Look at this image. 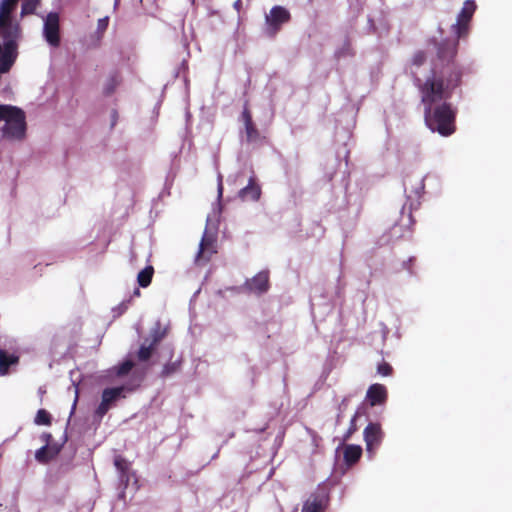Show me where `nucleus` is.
Masks as SVG:
<instances>
[{"label": "nucleus", "mask_w": 512, "mask_h": 512, "mask_svg": "<svg viewBox=\"0 0 512 512\" xmlns=\"http://www.w3.org/2000/svg\"><path fill=\"white\" fill-rule=\"evenodd\" d=\"M42 441L45 442V445H50V441L52 440V435L50 433H43L41 435Z\"/></svg>", "instance_id": "473e14b6"}, {"label": "nucleus", "mask_w": 512, "mask_h": 512, "mask_svg": "<svg viewBox=\"0 0 512 512\" xmlns=\"http://www.w3.org/2000/svg\"><path fill=\"white\" fill-rule=\"evenodd\" d=\"M414 261H415V258L411 257V258H409L408 261L403 263L404 268L407 269L408 271H410L411 273H412L411 266H412Z\"/></svg>", "instance_id": "72a5a7b5"}, {"label": "nucleus", "mask_w": 512, "mask_h": 512, "mask_svg": "<svg viewBox=\"0 0 512 512\" xmlns=\"http://www.w3.org/2000/svg\"><path fill=\"white\" fill-rule=\"evenodd\" d=\"M377 372L382 376H390L393 372V368L389 363L382 362L377 366Z\"/></svg>", "instance_id": "2f4dec72"}, {"label": "nucleus", "mask_w": 512, "mask_h": 512, "mask_svg": "<svg viewBox=\"0 0 512 512\" xmlns=\"http://www.w3.org/2000/svg\"><path fill=\"white\" fill-rule=\"evenodd\" d=\"M457 111L450 102L424 108L426 126L443 137L451 136L456 131Z\"/></svg>", "instance_id": "7ed1b4c3"}, {"label": "nucleus", "mask_w": 512, "mask_h": 512, "mask_svg": "<svg viewBox=\"0 0 512 512\" xmlns=\"http://www.w3.org/2000/svg\"><path fill=\"white\" fill-rule=\"evenodd\" d=\"M22 29L16 21H0V74L7 73L18 56V41Z\"/></svg>", "instance_id": "f03ea898"}, {"label": "nucleus", "mask_w": 512, "mask_h": 512, "mask_svg": "<svg viewBox=\"0 0 512 512\" xmlns=\"http://www.w3.org/2000/svg\"><path fill=\"white\" fill-rule=\"evenodd\" d=\"M114 465L122 475H125L129 470V463L122 456L115 457Z\"/></svg>", "instance_id": "bb28decb"}, {"label": "nucleus", "mask_w": 512, "mask_h": 512, "mask_svg": "<svg viewBox=\"0 0 512 512\" xmlns=\"http://www.w3.org/2000/svg\"><path fill=\"white\" fill-rule=\"evenodd\" d=\"M357 417H358V413L356 412L353 415V417L351 418L350 426H349L348 430L343 435V441L344 442L348 441L351 438V436L357 431V425H356Z\"/></svg>", "instance_id": "c756f323"}, {"label": "nucleus", "mask_w": 512, "mask_h": 512, "mask_svg": "<svg viewBox=\"0 0 512 512\" xmlns=\"http://www.w3.org/2000/svg\"><path fill=\"white\" fill-rule=\"evenodd\" d=\"M155 350H156V347H154L150 343L149 344L143 343L137 352V359L140 362H146L151 358V356Z\"/></svg>", "instance_id": "5701e85b"}, {"label": "nucleus", "mask_w": 512, "mask_h": 512, "mask_svg": "<svg viewBox=\"0 0 512 512\" xmlns=\"http://www.w3.org/2000/svg\"><path fill=\"white\" fill-rule=\"evenodd\" d=\"M261 196V187L256 183L255 178L250 177L247 186L238 192V197L242 201H258Z\"/></svg>", "instance_id": "dca6fc26"}, {"label": "nucleus", "mask_w": 512, "mask_h": 512, "mask_svg": "<svg viewBox=\"0 0 512 512\" xmlns=\"http://www.w3.org/2000/svg\"><path fill=\"white\" fill-rule=\"evenodd\" d=\"M99 25L107 26V22H105V20H99Z\"/></svg>", "instance_id": "4c0bfd02"}, {"label": "nucleus", "mask_w": 512, "mask_h": 512, "mask_svg": "<svg viewBox=\"0 0 512 512\" xmlns=\"http://www.w3.org/2000/svg\"><path fill=\"white\" fill-rule=\"evenodd\" d=\"M153 275H154L153 266L152 265L146 266L137 275L138 285L142 288L148 287L152 282Z\"/></svg>", "instance_id": "412c9836"}, {"label": "nucleus", "mask_w": 512, "mask_h": 512, "mask_svg": "<svg viewBox=\"0 0 512 512\" xmlns=\"http://www.w3.org/2000/svg\"><path fill=\"white\" fill-rule=\"evenodd\" d=\"M217 253L215 235L204 231L199 244V251L196 256L197 262H208L212 255Z\"/></svg>", "instance_id": "9b49d317"}, {"label": "nucleus", "mask_w": 512, "mask_h": 512, "mask_svg": "<svg viewBox=\"0 0 512 512\" xmlns=\"http://www.w3.org/2000/svg\"><path fill=\"white\" fill-rule=\"evenodd\" d=\"M387 399L388 391L385 385L375 383L367 389L366 400L371 407L384 405Z\"/></svg>", "instance_id": "ddd939ff"}, {"label": "nucleus", "mask_w": 512, "mask_h": 512, "mask_svg": "<svg viewBox=\"0 0 512 512\" xmlns=\"http://www.w3.org/2000/svg\"><path fill=\"white\" fill-rule=\"evenodd\" d=\"M133 367H134V362L132 360H126L118 366L117 375L125 376L132 370Z\"/></svg>", "instance_id": "c85d7f7f"}, {"label": "nucleus", "mask_w": 512, "mask_h": 512, "mask_svg": "<svg viewBox=\"0 0 512 512\" xmlns=\"http://www.w3.org/2000/svg\"><path fill=\"white\" fill-rule=\"evenodd\" d=\"M436 49L431 74L423 82L420 78L416 79L424 108L448 102L462 81V68L455 61L457 41L443 40L436 44Z\"/></svg>", "instance_id": "f257e3e1"}, {"label": "nucleus", "mask_w": 512, "mask_h": 512, "mask_svg": "<svg viewBox=\"0 0 512 512\" xmlns=\"http://www.w3.org/2000/svg\"><path fill=\"white\" fill-rule=\"evenodd\" d=\"M140 295H141V292H140L139 288H135V290L133 292V296L139 297Z\"/></svg>", "instance_id": "c9c22d12"}, {"label": "nucleus", "mask_w": 512, "mask_h": 512, "mask_svg": "<svg viewBox=\"0 0 512 512\" xmlns=\"http://www.w3.org/2000/svg\"><path fill=\"white\" fill-rule=\"evenodd\" d=\"M61 447L58 445H44L35 453V459L42 464H47L53 460L59 453Z\"/></svg>", "instance_id": "a211bd4d"}, {"label": "nucleus", "mask_w": 512, "mask_h": 512, "mask_svg": "<svg viewBox=\"0 0 512 512\" xmlns=\"http://www.w3.org/2000/svg\"><path fill=\"white\" fill-rule=\"evenodd\" d=\"M43 34L50 46L59 47L61 39L58 13L50 12L47 14L44 20Z\"/></svg>", "instance_id": "1a4fd4ad"}, {"label": "nucleus", "mask_w": 512, "mask_h": 512, "mask_svg": "<svg viewBox=\"0 0 512 512\" xmlns=\"http://www.w3.org/2000/svg\"><path fill=\"white\" fill-rule=\"evenodd\" d=\"M244 287L249 292L258 295L267 292L270 287L268 271H260L251 279L246 280Z\"/></svg>", "instance_id": "f8f14e48"}, {"label": "nucleus", "mask_w": 512, "mask_h": 512, "mask_svg": "<svg viewBox=\"0 0 512 512\" xmlns=\"http://www.w3.org/2000/svg\"><path fill=\"white\" fill-rule=\"evenodd\" d=\"M0 120L5 121L2 128L4 138L10 140H23L26 136V117L22 109L0 104Z\"/></svg>", "instance_id": "20e7f679"}, {"label": "nucleus", "mask_w": 512, "mask_h": 512, "mask_svg": "<svg viewBox=\"0 0 512 512\" xmlns=\"http://www.w3.org/2000/svg\"><path fill=\"white\" fill-rule=\"evenodd\" d=\"M476 10V4L473 0H466L464 5L457 17L456 24L453 25V31L456 34L454 41L458 42V39L465 37L468 34L469 23Z\"/></svg>", "instance_id": "6e6552de"}, {"label": "nucleus", "mask_w": 512, "mask_h": 512, "mask_svg": "<svg viewBox=\"0 0 512 512\" xmlns=\"http://www.w3.org/2000/svg\"><path fill=\"white\" fill-rule=\"evenodd\" d=\"M241 120L244 124L247 142L251 143L258 141L260 139V132L253 122L252 114L247 104H245L243 108Z\"/></svg>", "instance_id": "4468645a"}, {"label": "nucleus", "mask_w": 512, "mask_h": 512, "mask_svg": "<svg viewBox=\"0 0 512 512\" xmlns=\"http://www.w3.org/2000/svg\"><path fill=\"white\" fill-rule=\"evenodd\" d=\"M383 431L379 423H369L364 429L366 450L370 455L375 453L383 439Z\"/></svg>", "instance_id": "9d476101"}, {"label": "nucleus", "mask_w": 512, "mask_h": 512, "mask_svg": "<svg viewBox=\"0 0 512 512\" xmlns=\"http://www.w3.org/2000/svg\"><path fill=\"white\" fill-rule=\"evenodd\" d=\"M99 25L107 26V22H105V20H99Z\"/></svg>", "instance_id": "e433bc0d"}, {"label": "nucleus", "mask_w": 512, "mask_h": 512, "mask_svg": "<svg viewBox=\"0 0 512 512\" xmlns=\"http://www.w3.org/2000/svg\"><path fill=\"white\" fill-rule=\"evenodd\" d=\"M424 181L420 177L407 176L404 179V191L408 197H419L424 191Z\"/></svg>", "instance_id": "f3484780"}, {"label": "nucleus", "mask_w": 512, "mask_h": 512, "mask_svg": "<svg viewBox=\"0 0 512 512\" xmlns=\"http://www.w3.org/2000/svg\"><path fill=\"white\" fill-rule=\"evenodd\" d=\"M291 20L290 12L283 6H273L265 16V22L267 25V34L274 37L280 30L283 24L288 23Z\"/></svg>", "instance_id": "39448f33"}, {"label": "nucleus", "mask_w": 512, "mask_h": 512, "mask_svg": "<svg viewBox=\"0 0 512 512\" xmlns=\"http://www.w3.org/2000/svg\"><path fill=\"white\" fill-rule=\"evenodd\" d=\"M362 452L363 451L360 445H345L343 451L344 463L349 467L355 465L360 460Z\"/></svg>", "instance_id": "6ab92c4d"}, {"label": "nucleus", "mask_w": 512, "mask_h": 512, "mask_svg": "<svg viewBox=\"0 0 512 512\" xmlns=\"http://www.w3.org/2000/svg\"><path fill=\"white\" fill-rule=\"evenodd\" d=\"M19 362V353H9L6 349L0 347V376L8 375L10 373V368L12 366H17Z\"/></svg>", "instance_id": "2eb2a0df"}, {"label": "nucleus", "mask_w": 512, "mask_h": 512, "mask_svg": "<svg viewBox=\"0 0 512 512\" xmlns=\"http://www.w3.org/2000/svg\"><path fill=\"white\" fill-rule=\"evenodd\" d=\"M150 337L151 340L149 343L157 348L158 344L165 337V331H161L160 328L155 329L151 332Z\"/></svg>", "instance_id": "cd10ccee"}, {"label": "nucleus", "mask_w": 512, "mask_h": 512, "mask_svg": "<svg viewBox=\"0 0 512 512\" xmlns=\"http://www.w3.org/2000/svg\"><path fill=\"white\" fill-rule=\"evenodd\" d=\"M40 5V0H22L21 17L32 15Z\"/></svg>", "instance_id": "4be33fe9"}, {"label": "nucleus", "mask_w": 512, "mask_h": 512, "mask_svg": "<svg viewBox=\"0 0 512 512\" xmlns=\"http://www.w3.org/2000/svg\"><path fill=\"white\" fill-rule=\"evenodd\" d=\"M426 59H427L426 53L422 50H418L414 53V55L412 57V64L414 66L420 67L426 62Z\"/></svg>", "instance_id": "7c9ffc66"}, {"label": "nucleus", "mask_w": 512, "mask_h": 512, "mask_svg": "<svg viewBox=\"0 0 512 512\" xmlns=\"http://www.w3.org/2000/svg\"><path fill=\"white\" fill-rule=\"evenodd\" d=\"M19 0H1L0 1V21H13L12 12L15 10Z\"/></svg>", "instance_id": "aec40b11"}, {"label": "nucleus", "mask_w": 512, "mask_h": 512, "mask_svg": "<svg viewBox=\"0 0 512 512\" xmlns=\"http://www.w3.org/2000/svg\"><path fill=\"white\" fill-rule=\"evenodd\" d=\"M124 391L123 386L105 388L102 391L101 402L95 410V416L102 419L120 398L125 397Z\"/></svg>", "instance_id": "423d86ee"}, {"label": "nucleus", "mask_w": 512, "mask_h": 512, "mask_svg": "<svg viewBox=\"0 0 512 512\" xmlns=\"http://www.w3.org/2000/svg\"><path fill=\"white\" fill-rule=\"evenodd\" d=\"M180 365H181L180 361H174V362L167 363L166 365H164V367L161 371V377L166 378V377H169V376L173 375L174 373L178 372L180 369Z\"/></svg>", "instance_id": "393cba45"}, {"label": "nucleus", "mask_w": 512, "mask_h": 512, "mask_svg": "<svg viewBox=\"0 0 512 512\" xmlns=\"http://www.w3.org/2000/svg\"><path fill=\"white\" fill-rule=\"evenodd\" d=\"M329 504V492L326 487L319 486L303 503L301 512H325Z\"/></svg>", "instance_id": "0eeeda50"}, {"label": "nucleus", "mask_w": 512, "mask_h": 512, "mask_svg": "<svg viewBox=\"0 0 512 512\" xmlns=\"http://www.w3.org/2000/svg\"><path fill=\"white\" fill-rule=\"evenodd\" d=\"M99 25L107 26V22H105V20H99Z\"/></svg>", "instance_id": "58836bf2"}, {"label": "nucleus", "mask_w": 512, "mask_h": 512, "mask_svg": "<svg viewBox=\"0 0 512 512\" xmlns=\"http://www.w3.org/2000/svg\"><path fill=\"white\" fill-rule=\"evenodd\" d=\"M36 425L50 426L52 423L51 414L45 409H39L34 418Z\"/></svg>", "instance_id": "b1692460"}, {"label": "nucleus", "mask_w": 512, "mask_h": 512, "mask_svg": "<svg viewBox=\"0 0 512 512\" xmlns=\"http://www.w3.org/2000/svg\"><path fill=\"white\" fill-rule=\"evenodd\" d=\"M222 193H223V185H222V181L220 180L219 184H218V196H219V198L222 197Z\"/></svg>", "instance_id": "f704fd0d"}, {"label": "nucleus", "mask_w": 512, "mask_h": 512, "mask_svg": "<svg viewBox=\"0 0 512 512\" xmlns=\"http://www.w3.org/2000/svg\"><path fill=\"white\" fill-rule=\"evenodd\" d=\"M119 83H120L119 75L117 73L111 75V77L108 79V81L105 85V88H104L105 94L111 95Z\"/></svg>", "instance_id": "a878e982"}]
</instances>
